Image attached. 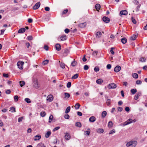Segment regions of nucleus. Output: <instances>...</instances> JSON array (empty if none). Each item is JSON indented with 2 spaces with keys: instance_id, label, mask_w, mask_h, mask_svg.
Instances as JSON below:
<instances>
[{
  "instance_id": "f257e3e1",
  "label": "nucleus",
  "mask_w": 147,
  "mask_h": 147,
  "mask_svg": "<svg viewBox=\"0 0 147 147\" xmlns=\"http://www.w3.org/2000/svg\"><path fill=\"white\" fill-rule=\"evenodd\" d=\"M137 144V142L136 141H131L127 143L126 146L127 147H135Z\"/></svg>"
},
{
  "instance_id": "f03ea898",
  "label": "nucleus",
  "mask_w": 147,
  "mask_h": 147,
  "mask_svg": "<svg viewBox=\"0 0 147 147\" xmlns=\"http://www.w3.org/2000/svg\"><path fill=\"white\" fill-rule=\"evenodd\" d=\"M136 121V119L132 120L131 119H129L127 121L124 123L123 125H126L132 123H134Z\"/></svg>"
},
{
  "instance_id": "7ed1b4c3",
  "label": "nucleus",
  "mask_w": 147,
  "mask_h": 147,
  "mask_svg": "<svg viewBox=\"0 0 147 147\" xmlns=\"http://www.w3.org/2000/svg\"><path fill=\"white\" fill-rule=\"evenodd\" d=\"M33 85L36 88H37L39 87L38 80L37 79L34 78L33 80Z\"/></svg>"
},
{
  "instance_id": "20e7f679",
  "label": "nucleus",
  "mask_w": 147,
  "mask_h": 147,
  "mask_svg": "<svg viewBox=\"0 0 147 147\" xmlns=\"http://www.w3.org/2000/svg\"><path fill=\"white\" fill-rule=\"evenodd\" d=\"M24 63V62L23 61H18L17 63L18 68L20 69H22L23 68Z\"/></svg>"
},
{
  "instance_id": "39448f33",
  "label": "nucleus",
  "mask_w": 147,
  "mask_h": 147,
  "mask_svg": "<svg viewBox=\"0 0 147 147\" xmlns=\"http://www.w3.org/2000/svg\"><path fill=\"white\" fill-rule=\"evenodd\" d=\"M65 134L64 138L65 139L67 140H69L71 138V136L69 134L68 132H66Z\"/></svg>"
},
{
  "instance_id": "423d86ee",
  "label": "nucleus",
  "mask_w": 147,
  "mask_h": 147,
  "mask_svg": "<svg viewBox=\"0 0 147 147\" xmlns=\"http://www.w3.org/2000/svg\"><path fill=\"white\" fill-rule=\"evenodd\" d=\"M40 2L36 3V4L33 7V9L34 10H36L38 9L40 6Z\"/></svg>"
},
{
  "instance_id": "0eeeda50",
  "label": "nucleus",
  "mask_w": 147,
  "mask_h": 147,
  "mask_svg": "<svg viewBox=\"0 0 147 147\" xmlns=\"http://www.w3.org/2000/svg\"><path fill=\"white\" fill-rule=\"evenodd\" d=\"M102 20L103 21L106 23H109L110 21V19L106 16H104L103 17Z\"/></svg>"
},
{
  "instance_id": "6e6552de",
  "label": "nucleus",
  "mask_w": 147,
  "mask_h": 147,
  "mask_svg": "<svg viewBox=\"0 0 147 147\" xmlns=\"http://www.w3.org/2000/svg\"><path fill=\"white\" fill-rule=\"evenodd\" d=\"M108 87L109 89L115 88L116 87V85L114 83H111L108 85Z\"/></svg>"
},
{
  "instance_id": "1a4fd4ad",
  "label": "nucleus",
  "mask_w": 147,
  "mask_h": 147,
  "mask_svg": "<svg viewBox=\"0 0 147 147\" xmlns=\"http://www.w3.org/2000/svg\"><path fill=\"white\" fill-rule=\"evenodd\" d=\"M121 69V67L119 65L116 66L114 68V71L116 72H119Z\"/></svg>"
},
{
  "instance_id": "9d476101",
  "label": "nucleus",
  "mask_w": 147,
  "mask_h": 147,
  "mask_svg": "<svg viewBox=\"0 0 147 147\" xmlns=\"http://www.w3.org/2000/svg\"><path fill=\"white\" fill-rule=\"evenodd\" d=\"M53 96L52 95H48L47 97V100L49 102L52 101L53 100Z\"/></svg>"
},
{
  "instance_id": "9b49d317",
  "label": "nucleus",
  "mask_w": 147,
  "mask_h": 147,
  "mask_svg": "<svg viewBox=\"0 0 147 147\" xmlns=\"http://www.w3.org/2000/svg\"><path fill=\"white\" fill-rule=\"evenodd\" d=\"M87 24L86 22L82 23L79 24L78 25V27L80 28H84L86 25Z\"/></svg>"
},
{
  "instance_id": "f8f14e48",
  "label": "nucleus",
  "mask_w": 147,
  "mask_h": 147,
  "mask_svg": "<svg viewBox=\"0 0 147 147\" xmlns=\"http://www.w3.org/2000/svg\"><path fill=\"white\" fill-rule=\"evenodd\" d=\"M41 138V136L39 134L37 135L36 136H35L34 137V140L35 141L39 140Z\"/></svg>"
},
{
  "instance_id": "ddd939ff",
  "label": "nucleus",
  "mask_w": 147,
  "mask_h": 147,
  "mask_svg": "<svg viewBox=\"0 0 147 147\" xmlns=\"http://www.w3.org/2000/svg\"><path fill=\"white\" fill-rule=\"evenodd\" d=\"M96 120V118L94 116H92L90 117L89 119V121L92 122H94Z\"/></svg>"
},
{
  "instance_id": "4468645a",
  "label": "nucleus",
  "mask_w": 147,
  "mask_h": 147,
  "mask_svg": "<svg viewBox=\"0 0 147 147\" xmlns=\"http://www.w3.org/2000/svg\"><path fill=\"white\" fill-rule=\"evenodd\" d=\"M108 96L106 97V103L108 106H109L111 105V100L108 98Z\"/></svg>"
},
{
  "instance_id": "2eb2a0df",
  "label": "nucleus",
  "mask_w": 147,
  "mask_h": 147,
  "mask_svg": "<svg viewBox=\"0 0 147 147\" xmlns=\"http://www.w3.org/2000/svg\"><path fill=\"white\" fill-rule=\"evenodd\" d=\"M26 29L24 28H21L18 31V32L19 33H22L25 32Z\"/></svg>"
},
{
  "instance_id": "dca6fc26",
  "label": "nucleus",
  "mask_w": 147,
  "mask_h": 147,
  "mask_svg": "<svg viewBox=\"0 0 147 147\" xmlns=\"http://www.w3.org/2000/svg\"><path fill=\"white\" fill-rule=\"evenodd\" d=\"M55 48L57 50L59 51L61 50V46L59 44H57L55 45Z\"/></svg>"
},
{
  "instance_id": "f3484780",
  "label": "nucleus",
  "mask_w": 147,
  "mask_h": 147,
  "mask_svg": "<svg viewBox=\"0 0 147 147\" xmlns=\"http://www.w3.org/2000/svg\"><path fill=\"white\" fill-rule=\"evenodd\" d=\"M95 7L96 10L98 11L100 8V5L99 4H97L95 5Z\"/></svg>"
},
{
  "instance_id": "a211bd4d",
  "label": "nucleus",
  "mask_w": 147,
  "mask_h": 147,
  "mask_svg": "<svg viewBox=\"0 0 147 147\" xmlns=\"http://www.w3.org/2000/svg\"><path fill=\"white\" fill-rule=\"evenodd\" d=\"M120 14L121 15H126L127 14V12L126 10H122L120 12Z\"/></svg>"
},
{
  "instance_id": "6ab92c4d",
  "label": "nucleus",
  "mask_w": 147,
  "mask_h": 147,
  "mask_svg": "<svg viewBox=\"0 0 147 147\" xmlns=\"http://www.w3.org/2000/svg\"><path fill=\"white\" fill-rule=\"evenodd\" d=\"M121 41L123 44H125L127 42V39L125 38H123L121 39Z\"/></svg>"
},
{
  "instance_id": "aec40b11",
  "label": "nucleus",
  "mask_w": 147,
  "mask_h": 147,
  "mask_svg": "<svg viewBox=\"0 0 147 147\" xmlns=\"http://www.w3.org/2000/svg\"><path fill=\"white\" fill-rule=\"evenodd\" d=\"M103 81L101 79H98L96 81V82L98 84H100L103 82Z\"/></svg>"
},
{
  "instance_id": "412c9836",
  "label": "nucleus",
  "mask_w": 147,
  "mask_h": 147,
  "mask_svg": "<svg viewBox=\"0 0 147 147\" xmlns=\"http://www.w3.org/2000/svg\"><path fill=\"white\" fill-rule=\"evenodd\" d=\"M77 64V62L75 61V60L74 59L73 61L71 63V65L73 67L75 66Z\"/></svg>"
},
{
  "instance_id": "4be33fe9",
  "label": "nucleus",
  "mask_w": 147,
  "mask_h": 147,
  "mask_svg": "<svg viewBox=\"0 0 147 147\" xmlns=\"http://www.w3.org/2000/svg\"><path fill=\"white\" fill-rule=\"evenodd\" d=\"M133 77L135 78H138V75L136 73H134L132 74Z\"/></svg>"
},
{
  "instance_id": "5701e85b",
  "label": "nucleus",
  "mask_w": 147,
  "mask_h": 147,
  "mask_svg": "<svg viewBox=\"0 0 147 147\" xmlns=\"http://www.w3.org/2000/svg\"><path fill=\"white\" fill-rule=\"evenodd\" d=\"M75 125L76 127H80L82 126L81 123L80 122H77L75 124Z\"/></svg>"
},
{
  "instance_id": "b1692460",
  "label": "nucleus",
  "mask_w": 147,
  "mask_h": 147,
  "mask_svg": "<svg viewBox=\"0 0 147 147\" xmlns=\"http://www.w3.org/2000/svg\"><path fill=\"white\" fill-rule=\"evenodd\" d=\"M107 115V112L106 111H103L102 113V118H104Z\"/></svg>"
},
{
  "instance_id": "393cba45",
  "label": "nucleus",
  "mask_w": 147,
  "mask_h": 147,
  "mask_svg": "<svg viewBox=\"0 0 147 147\" xmlns=\"http://www.w3.org/2000/svg\"><path fill=\"white\" fill-rule=\"evenodd\" d=\"M51 132L50 131H47L46 134L45 135V137L47 138H49L50 135H51Z\"/></svg>"
},
{
  "instance_id": "a878e982",
  "label": "nucleus",
  "mask_w": 147,
  "mask_h": 147,
  "mask_svg": "<svg viewBox=\"0 0 147 147\" xmlns=\"http://www.w3.org/2000/svg\"><path fill=\"white\" fill-rule=\"evenodd\" d=\"M37 146L41 147H46V146L42 142H40L37 145Z\"/></svg>"
},
{
  "instance_id": "bb28decb",
  "label": "nucleus",
  "mask_w": 147,
  "mask_h": 147,
  "mask_svg": "<svg viewBox=\"0 0 147 147\" xmlns=\"http://www.w3.org/2000/svg\"><path fill=\"white\" fill-rule=\"evenodd\" d=\"M70 106H69L67 107L66 109L65 113L66 114L68 113L69 112L70 110Z\"/></svg>"
},
{
  "instance_id": "cd10ccee",
  "label": "nucleus",
  "mask_w": 147,
  "mask_h": 147,
  "mask_svg": "<svg viewBox=\"0 0 147 147\" xmlns=\"http://www.w3.org/2000/svg\"><path fill=\"white\" fill-rule=\"evenodd\" d=\"M101 34H102L100 32H97L96 33V37H98V38L100 37L101 35Z\"/></svg>"
},
{
  "instance_id": "c85d7f7f",
  "label": "nucleus",
  "mask_w": 147,
  "mask_h": 147,
  "mask_svg": "<svg viewBox=\"0 0 147 147\" xmlns=\"http://www.w3.org/2000/svg\"><path fill=\"white\" fill-rule=\"evenodd\" d=\"M137 92V90L136 89H131V92L133 94H135Z\"/></svg>"
},
{
  "instance_id": "c756f323",
  "label": "nucleus",
  "mask_w": 147,
  "mask_h": 147,
  "mask_svg": "<svg viewBox=\"0 0 147 147\" xmlns=\"http://www.w3.org/2000/svg\"><path fill=\"white\" fill-rule=\"evenodd\" d=\"M80 105L79 103H77L75 106V108L76 109H78Z\"/></svg>"
},
{
  "instance_id": "7c9ffc66",
  "label": "nucleus",
  "mask_w": 147,
  "mask_h": 147,
  "mask_svg": "<svg viewBox=\"0 0 147 147\" xmlns=\"http://www.w3.org/2000/svg\"><path fill=\"white\" fill-rule=\"evenodd\" d=\"M78 74H76L74 75L71 78L72 79H76L78 77Z\"/></svg>"
},
{
  "instance_id": "2f4dec72",
  "label": "nucleus",
  "mask_w": 147,
  "mask_h": 147,
  "mask_svg": "<svg viewBox=\"0 0 147 147\" xmlns=\"http://www.w3.org/2000/svg\"><path fill=\"white\" fill-rule=\"evenodd\" d=\"M10 109L11 110V113L16 112V109L15 107H12L10 108Z\"/></svg>"
},
{
  "instance_id": "473e14b6",
  "label": "nucleus",
  "mask_w": 147,
  "mask_h": 147,
  "mask_svg": "<svg viewBox=\"0 0 147 147\" xmlns=\"http://www.w3.org/2000/svg\"><path fill=\"white\" fill-rule=\"evenodd\" d=\"M24 100L28 103H30L31 102V100L30 99L28 98H25L24 99Z\"/></svg>"
},
{
  "instance_id": "72a5a7b5",
  "label": "nucleus",
  "mask_w": 147,
  "mask_h": 147,
  "mask_svg": "<svg viewBox=\"0 0 147 147\" xmlns=\"http://www.w3.org/2000/svg\"><path fill=\"white\" fill-rule=\"evenodd\" d=\"M113 125V124L112 121H110L109 122L108 126L109 128H111L112 127Z\"/></svg>"
},
{
  "instance_id": "f704fd0d",
  "label": "nucleus",
  "mask_w": 147,
  "mask_h": 147,
  "mask_svg": "<svg viewBox=\"0 0 147 147\" xmlns=\"http://www.w3.org/2000/svg\"><path fill=\"white\" fill-rule=\"evenodd\" d=\"M61 40L63 41L66 40V36L65 35L62 36L61 37Z\"/></svg>"
},
{
  "instance_id": "c9c22d12",
  "label": "nucleus",
  "mask_w": 147,
  "mask_h": 147,
  "mask_svg": "<svg viewBox=\"0 0 147 147\" xmlns=\"http://www.w3.org/2000/svg\"><path fill=\"white\" fill-rule=\"evenodd\" d=\"M65 96V98H68L70 97V95L69 94V93H64Z\"/></svg>"
},
{
  "instance_id": "e433bc0d",
  "label": "nucleus",
  "mask_w": 147,
  "mask_h": 147,
  "mask_svg": "<svg viewBox=\"0 0 147 147\" xmlns=\"http://www.w3.org/2000/svg\"><path fill=\"white\" fill-rule=\"evenodd\" d=\"M136 35H133L130 38V39L131 40H134L136 39Z\"/></svg>"
},
{
  "instance_id": "4c0bfd02",
  "label": "nucleus",
  "mask_w": 147,
  "mask_h": 147,
  "mask_svg": "<svg viewBox=\"0 0 147 147\" xmlns=\"http://www.w3.org/2000/svg\"><path fill=\"white\" fill-rule=\"evenodd\" d=\"M69 52V50L68 49H65L64 50V53L66 54L65 55L66 56L68 54Z\"/></svg>"
},
{
  "instance_id": "58836bf2",
  "label": "nucleus",
  "mask_w": 147,
  "mask_h": 147,
  "mask_svg": "<svg viewBox=\"0 0 147 147\" xmlns=\"http://www.w3.org/2000/svg\"><path fill=\"white\" fill-rule=\"evenodd\" d=\"M53 115H51L49 118V123H51L52 121V120H53Z\"/></svg>"
},
{
  "instance_id": "ea45409f",
  "label": "nucleus",
  "mask_w": 147,
  "mask_h": 147,
  "mask_svg": "<svg viewBox=\"0 0 147 147\" xmlns=\"http://www.w3.org/2000/svg\"><path fill=\"white\" fill-rule=\"evenodd\" d=\"M40 116L42 117H44L46 115V113L44 111L41 112L40 113Z\"/></svg>"
},
{
  "instance_id": "a19ab883",
  "label": "nucleus",
  "mask_w": 147,
  "mask_h": 147,
  "mask_svg": "<svg viewBox=\"0 0 147 147\" xmlns=\"http://www.w3.org/2000/svg\"><path fill=\"white\" fill-rule=\"evenodd\" d=\"M60 67L63 69L65 67V64L61 62L60 63Z\"/></svg>"
},
{
  "instance_id": "79ce46f5",
  "label": "nucleus",
  "mask_w": 147,
  "mask_h": 147,
  "mask_svg": "<svg viewBox=\"0 0 147 147\" xmlns=\"http://www.w3.org/2000/svg\"><path fill=\"white\" fill-rule=\"evenodd\" d=\"M20 84L21 86L22 87L24 86L25 84V82L23 81L20 82Z\"/></svg>"
},
{
  "instance_id": "37998d69",
  "label": "nucleus",
  "mask_w": 147,
  "mask_h": 147,
  "mask_svg": "<svg viewBox=\"0 0 147 147\" xmlns=\"http://www.w3.org/2000/svg\"><path fill=\"white\" fill-rule=\"evenodd\" d=\"M146 59L144 57H141L140 58V61L142 62H144L146 61Z\"/></svg>"
},
{
  "instance_id": "c03bdc74",
  "label": "nucleus",
  "mask_w": 147,
  "mask_h": 147,
  "mask_svg": "<svg viewBox=\"0 0 147 147\" xmlns=\"http://www.w3.org/2000/svg\"><path fill=\"white\" fill-rule=\"evenodd\" d=\"M71 83L70 82H69L67 83V87L68 88H69L71 87Z\"/></svg>"
},
{
  "instance_id": "a18cd8bd",
  "label": "nucleus",
  "mask_w": 147,
  "mask_h": 147,
  "mask_svg": "<svg viewBox=\"0 0 147 147\" xmlns=\"http://www.w3.org/2000/svg\"><path fill=\"white\" fill-rule=\"evenodd\" d=\"M48 62H49V60L47 59L45 61H43L42 63L44 65H46L48 63Z\"/></svg>"
},
{
  "instance_id": "49530a36",
  "label": "nucleus",
  "mask_w": 147,
  "mask_h": 147,
  "mask_svg": "<svg viewBox=\"0 0 147 147\" xmlns=\"http://www.w3.org/2000/svg\"><path fill=\"white\" fill-rule=\"evenodd\" d=\"M94 70L95 71H98L99 70V69L98 67L96 66L94 67Z\"/></svg>"
},
{
  "instance_id": "de8ad7c7",
  "label": "nucleus",
  "mask_w": 147,
  "mask_h": 147,
  "mask_svg": "<svg viewBox=\"0 0 147 147\" xmlns=\"http://www.w3.org/2000/svg\"><path fill=\"white\" fill-rule=\"evenodd\" d=\"M118 111L121 112L123 110V108L121 107H118L117 108Z\"/></svg>"
},
{
  "instance_id": "09e8293b",
  "label": "nucleus",
  "mask_w": 147,
  "mask_h": 147,
  "mask_svg": "<svg viewBox=\"0 0 147 147\" xmlns=\"http://www.w3.org/2000/svg\"><path fill=\"white\" fill-rule=\"evenodd\" d=\"M14 100H15V101L16 102L17 101L19 97H18V96L17 95H16V96H14Z\"/></svg>"
},
{
  "instance_id": "8fccbe9b",
  "label": "nucleus",
  "mask_w": 147,
  "mask_h": 147,
  "mask_svg": "<svg viewBox=\"0 0 147 147\" xmlns=\"http://www.w3.org/2000/svg\"><path fill=\"white\" fill-rule=\"evenodd\" d=\"M64 118L66 119H69V116L68 114H65L64 115Z\"/></svg>"
},
{
  "instance_id": "3c124183",
  "label": "nucleus",
  "mask_w": 147,
  "mask_h": 147,
  "mask_svg": "<svg viewBox=\"0 0 147 147\" xmlns=\"http://www.w3.org/2000/svg\"><path fill=\"white\" fill-rule=\"evenodd\" d=\"M136 82L137 84H142V82L140 80H138L136 81Z\"/></svg>"
},
{
  "instance_id": "603ef678",
  "label": "nucleus",
  "mask_w": 147,
  "mask_h": 147,
  "mask_svg": "<svg viewBox=\"0 0 147 147\" xmlns=\"http://www.w3.org/2000/svg\"><path fill=\"white\" fill-rule=\"evenodd\" d=\"M97 132L102 133L104 132V130L103 129H99L98 130Z\"/></svg>"
},
{
  "instance_id": "864d4df0",
  "label": "nucleus",
  "mask_w": 147,
  "mask_h": 147,
  "mask_svg": "<svg viewBox=\"0 0 147 147\" xmlns=\"http://www.w3.org/2000/svg\"><path fill=\"white\" fill-rule=\"evenodd\" d=\"M89 68V67L87 65H85L84 66V69L85 70H87Z\"/></svg>"
},
{
  "instance_id": "5fc2aeb1",
  "label": "nucleus",
  "mask_w": 147,
  "mask_h": 147,
  "mask_svg": "<svg viewBox=\"0 0 147 147\" xmlns=\"http://www.w3.org/2000/svg\"><path fill=\"white\" fill-rule=\"evenodd\" d=\"M131 20L134 24H136V22L135 19H134L133 17L131 18Z\"/></svg>"
},
{
  "instance_id": "6e6d98bb",
  "label": "nucleus",
  "mask_w": 147,
  "mask_h": 147,
  "mask_svg": "<svg viewBox=\"0 0 147 147\" xmlns=\"http://www.w3.org/2000/svg\"><path fill=\"white\" fill-rule=\"evenodd\" d=\"M114 49V48L113 47L111 48L110 51L111 53L113 55L114 54V52L113 51V49Z\"/></svg>"
},
{
  "instance_id": "4d7b16f0",
  "label": "nucleus",
  "mask_w": 147,
  "mask_h": 147,
  "mask_svg": "<svg viewBox=\"0 0 147 147\" xmlns=\"http://www.w3.org/2000/svg\"><path fill=\"white\" fill-rule=\"evenodd\" d=\"M84 133H86L85 135H86L87 136H88L90 135V131H85Z\"/></svg>"
},
{
  "instance_id": "13d9d810",
  "label": "nucleus",
  "mask_w": 147,
  "mask_h": 147,
  "mask_svg": "<svg viewBox=\"0 0 147 147\" xmlns=\"http://www.w3.org/2000/svg\"><path fill=\"white\" fill-rule=\"evenodd\" d=\"M60 128V127L59 126H58V127H55V128L53 129V131H55L56 130H58V129H59V128Z\"/></svg>"
},
{
  "instance_id": "bf43d9fd",
  "label": "nucleus",
  "mask_w": 147,
  "mask_h": 147,
  "mask_svg": "<svg viewBox=\"0 0 147 147\" xmlns=\"http://www.w3.org/2000/svg\"><path fill=\"white\" fill-rule=\"evenodd\" d=\"M23 119V117H19L18 119V122H21L22 121V120Z\"/></svg>"
},
{
  "instance_id": "052dcab7",
  "label": "nucleus",
  "mask_w": 147,
  "mask_h": 147,
  "mask_svg": "<svg viewBox=\"0 0 147 147\" xmlns=\"http://www.w3.org/2000/svg\"><path fill=\"white\" fill-rule=\"evenodd\" d=\"M27 38V39L29 40H32V37L31 36H28Z\"/></svg>"
},
{
  "instance_id": "680f3d73",
  "label": "nucleus",
  "mask_w": 147,
  "mask_h": 147,
  "mask_svg": "<svg viewBox=\"0 0 147 147\" xmlns=\"http://www.w3.org/2000/svg\"><path fill=\"white\" fill-rule=\"evenodd\" d=\"M115 130L113 129V130H111L110 131V132L109 133V134H113V133H115Z\"/></svg>"
},
{
  "instance_id": "e2e57ef3",
  "label": "nucleus",
  "mask_w": 147,
  "mask_h": 147,
  "mask_svg": "<svg viewBox=\"0 0 147 147\" xmlns=\"http://www.w3.org/2000/svg\"><path fill=\"white\" fill-rule=\"evenodd\" d=\"M111 66L110 64H108L107 66V68L108 69H110L111 68Z\"/></svg>"
},
{
  "instance_id": "0e129e2a",
  "label": "nucleus",
  "mask_w": 147,
  "mask_h": 147,
  "mask_svg": "<svg viewBox=\"0 0 147 147\" xmlns=\"http://www.w3.org/2000/svg\"><path fill=\"white\" fill-rule=\"evenodd\" d=\"M44 49L48 51L49 49V47L47 45L44 46Z\"/></svg>"
},
{
  "instance_id": "69168bd1",
  "label": "nucleus",
  "mask_w": 147,
  "mask_h": 147,
  "mask_svg": "<svg viewBox=\"0 0 147 147\" xmlns=\"http://www.w3.org/2000/svg\"><path fill=\"white\" fill-rule=\"evenodd\" d=\"M69 32V30L67 28H66L65 30V32L66 33H68Z\"/></svg>"
},
{
  "instance_id": "338daca9",
  "label": "nucleus",
  "mask_w": 147,
  "mask_h": 147,
  "mask_svg": "<svg viewBox=\"0 0 147 147\" xmlns=\"http://www.w3.org/2000/svg\"><path fill=\"white\" fill-rule=\"evenodd\" d=\"M125 110L127 112H129L130 110V109L128 107H127L125 108Z\"/></svg>"
},
{
  "instance_id": "774afa93",
  "label": "nucleus",
  "mask_w": 147,
  "mask_h": 147,
  "mask_svg": "<svg viewBox=\"0 0 147 147\" xmlns=\"http://www.w3.org/2000/svg\"><path fill=\"white\" fill-rule=\"evenodd\" d=\"M32 132V129L30 128H29L27 131V133H31Z\"/></svg>"
}]
</instances>
